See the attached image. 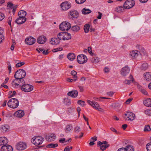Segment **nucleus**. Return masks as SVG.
<instances>
[{
    "label": "nucleus",
    "mask_w": 151,
    "mask_h": 151,
    "mask_svg": "<svg viewBox=\"0 0 151 151\" xmlns=\"http://www.w3.org/2000/svg\"><path fill=\"white\" fill-rule=\"evenodd\" d=\"M24 63L23 62H21L17 63L16 65V67H19L24 64Z\"/></svg>",
    "instance_id": "5fc2aeb1"
},
{
    "label": "nucleus",
    "mask_w": 151,
    "mask_h": 151,
    "mask_svg": "<svg viewBox=\"0 0 151 151\" xmlns=\"http://www.w3.org/2000/svg\"><path fill=\"white\" fill-rule=\"evenodd\" d=\"M136 47L137 49L139 50V51L136 50L131 51L129 53V55L132 58H136L139 55H144L145 54L146 51L142 46L137 45Z\"/></svg>",
    "instance_id": "f257e3e1"
},
{
    "label": "nucleus",
    "mask_w": 151,
    "mask_h": 151,
    "mask_svg": "<svg viewBox=\"0 0 151 151\" xmlns=\"http://www.w3.org/2000/svg\"><path fill=\"white\" fill-rule=\"evenodd\" d=\"M8 143V140L7 138L4 137H0V146H5Z\"/></svg>",
    "instance_id": "f3484780"
},
{
    "label": "nucleus",
    "mask_w": 151,
    "mask_h": 151,
    "mask_svg": "<svg viewBox=\"0 0 151 151\" xmlns=\"http://www.w3.org/2000/svg\"><path fill=\"white\" fill-rule=\"evenodd\" d=\"M130 69L127 66H125L122 68L121 70V74L123 76H125L129 72Z\"/></svg>",
    "instance_id": "ddd939ff"
},
{
    "label": "nucleus",
    "mask_w": 151,
    "mask_h": 151,
    "mask_svg": "<svg viewBox=\"0 0 151 151\" xmlns=\"http://www.w3.org/2000/svg\"><path fill=\"white\" fill-rule=\"evenodd\" d=\"M114 93V92L113 91H109L106 93V94L109 96H112Z\"/></svg>",
    "instance_id": "bf43d9fd"
},
{
    "label": "nucleus",
    "mask_w": 151,
    "mask_h": 151,
    "mask_svg": "<svg viewBox=\"0 0 151 151\" xmlns=\"http://www.w3.org/2000/svg\"><path fill=\"white\" fill-rule=\"evenodd\" d=\"M9 127L8 125H4L2 127V131L3 132H6L9 129Z\"/></svg>",
    "instance_id": "4c0bfd02"
},
{
    "label": "nucleus",
    "mask_w": 151,
    "mask_h": 151,
    "mask_svg": "<svg viewBox=\"0 0 151 151\" xmlns=\"http://www.w3.org/2000/svg\"><path fill=\"white\" fill-rule=\"evenodd\" d=\"M108 143L106 141H103L102 142L99 141L97 143L98 145H101L108 144Z\"/></svg>",
    "instance_id": "de8ad7c7"
},
{
    "label": "nucleus",
    "mask_w": 151,
    "mask_h": 151,
    "mask_svg": "<svg viewBox=\"0 0 151 151\" xmlns=\"http://www.w3.org/2000/svg\"><path fill=\"white\" fill-rule=\"evenodd\" d=\"M100 147V149L103 151L105 150L106 148L109 146V144L101 145H99Z\"/></svg>",
    "instance_id": "c9c22d12"
},
{
    "label": "nucleus",
    "mask_w": 151,
    "mask_h": 151,
    "mask_svg": "<svg viewBox=\"0 0 151 151\" xmlns=\"http://www.w3.org/2000/svg\"><path fill=\"white\" fill-rule=\"evenodd\" d=\"M81 12L82 14L86 15L90 14L91 12V11L88 9L84 8L82 9Z\"/></svg>",
    "instance_id": "c85d7f7f"
},
{
    "label": "nucleus",
    "mask_w": 151,
    "mask_h": 151,
    "mask_svg": "<svg viewBox=\"0 0 151 151\" xmlns=\"http://www.w3.org/2000/svg\"><path fill=\"white\" fill-rule=\"evenodd\" d=\"M17 81L16 80V79L15 80H13L12 81V87H14V88H17L18 87V86L19 85V84H18V83H15V81ZM20 83L19 82V83Z\"/></svg>",
    "instance_id": "37998d69"
},
{
    "label": "nucleus",
    "mask_w": 151,
    "mask_h": 151,
    "mask_svg": "<svg viewBox=\"0 0 151 151\" xmlns=\"http://www.w3.org/2000/svg\"><path fill=\"white\" fill-rule=\"evenodd\" d=\"M129 78L132 80H126L124 81V82L125 84H130L131 83V82H133V78L132 76L131 75H130L129 76Z\"/></svg>",
    "instance_id": "58836bf2"
},
{
    "label": "nucleus",
    "mask_w": 151,
    "mask_h": 151,
    "mask_svg": "<svg viewBox=\"0 0 151 151\" xmlns=\"http://www.w3.org/2000/svg\"><path fill=\"white\" fill-rule=\"evenodd\" d=\"M26 73L24 70L23 69H19L15 73L14 77L17 81H18L23 83L24 81L23 78L26 76Z\"/></svg>",
    "instance_id": "f03ea898"
},
{
    "label": "nucleus",
    "mask_w": 151,
    "mask_h": 151,
    "mask_svg": "<svg viewBox=\"0 0 151 151\" xmlns=\"http://www.w3.org/2000/svg\"><path fill=\"white\" fill-rule=\"evenodd\" d=\"M86 0H75L76 2L78 4H81L86 1Z\"/></svg>",
    "instance_id": "8fccbe9b"
},
{
    "label": "nucleus",
    "mask_w": 151,
    "mask_h": 151,
    "mask_svg": "<svg viewBox=\"0 0 151 151\" xmlns=\"http://www.w3.org/2000/svg\"><path fill=\"white\" fill-rule=\"evenodd\" d=\"M35 41L36 39L32 37L27 38L25 40L26 43L29 45H32L34 44Z\"/></svg>",
    "instance_id": "dca6fc26"
},
{
    "label": "nucleus",
    "mask_w": 151,
    "mask_h": 151,
    "mask_svg": "<svg viewBox=\"0 0 151 151\" xmlns=\"http://www.w3.org/2000/svg\"><path fill=\"white\" fill-rule=\"evenodd\" d=\"M57 37L60 40H69L71 38L70 34L66 32H61L59 33Z\"/></svg>",
    "instance_id": "7ed1b4c3"
},
{
    "label": "nucleus",
    "mask_w": 151,
    "mask_h": 151,
    "mask_svg": "<svg viewBox=\"0 0 151 151\" xmlns=\"http://www.w3.org/2000/svg\"><path fill=\"white\" fill-rule=\"evenodd\" d=\"M148 64L146 63H144L141 65V69L142 70H145L148 68Z\"/></svg>",
    "instance_id": "2f4dec72"
},
{
    "label": "nucleus",
    "mask_w": 151,
    "mask_h": 151,
    "mask_svg": "<svg viewBox=\"0 0 151 151\" xmlns=\"http://www.w3.org/2000/svg\"><path fill=\"white\" fill-rule=\"evenodd\" d=\"M4 18V15L2 13L0 12V21H2Z\"/></svg>",
    "instance_id": "4d7b16f0"
},
{
    "label": "nucleus",
    "mask_w": 151,
    "mask_h": 151,
    "mask_svg": "<svg viewBox=\"0 0 151 151\" xmlns=\"http://www.w3.org/2000/svg\"><path fill=\"white\" fill-rule=\"evenodd\" d=\"M147 151H151V142L148 143L146 145Z\"/></svg>",
    "instance_id": "a18cd8bd"
},
{
    "label": "nucleus",
    "mask_w": 151,
    "mask_h": 151,
    "mask_svg": "<svg viewBox=\"0 0 151 151\" xmlns=\"http://www.w3.org/2000/svg\"><path fill=\"white\" fill-rule=\"evenodd\" d=\"M144 80L148 81H151V72H146L143 74Z\"/></svg>",
    "instance_id": "6ab92c4d"
},
{
    "label": "nucleus",
    "mask_w": 151,
    "mask_h": 151,
    "mask_svg": "<svg viewBox=\"0 0 151 151\" xmlns=\"http://www.w3.org/2000/svg\"><path fill=\"white\" fill-rule=\"evenodd\" d=\"M7 65H8L7 67L8 68V69L9 70V73H10L11 72V69H12L11 66V65L10 63L9 62L7 63Z\"/></svg>",
    "instance_id": "603ef678"
},
{
    "label": "nucleus",
    "mask_w": 151,
    "mask_h": 151,
    "mask_svg": "<svg viewBox=\"0 0 151 151\" xmlns=\"http://www.w3.org/2000/svg\"><path fill=\"white\" fill-rule=\"evenodd\" d=\"M78 104L82 106H85V102L84 101L79 100L78 101Z\"/></svg>",
    "instance_id": "49530a36"
},
{
    "label": "nucleus",
    "mask_w": 151,
    "mask_h": 151,
    "mask_svg": "<svg viewBox=\"0 0 151 151\" xmlns=\"http://www.w3.org/2000/svg\"><path fill=\"white\" fill-rule=\"evenodd\" d=\"M26 20V18H23L19 17L16 20L15 22L17 24H21L24 23Z\"/></svg>",
    "instance_id": "a878e982"
},
{
    "label": "nucleus",
    "mask_w": 151,
    "mask_h": 151,
    "mask_svg": "<svg viewBox=\"0 0 151 151\" xmlns=\"http://www.w3.org/2000/svg\"><path fill=\"white\" fill-rule=\"evenodd\" d=\"M15 147L16 149L19 151L23 150L26 148L27 144L25 142H19L16 144Z\"/></svg>",
    "instance_id": "9d476101"
},
{
    "label": "nucleus",
    "mask_w": 151,
    "mask_h": 151,
    "mask_svg": "<svg viewBox=\"0 0 151 151\" xmlns=\"http://www.w3.org/2000/svg\"><path fill=\"white\" fill-rule=\"evenodd\" d=\"M77 60L79 63L81 64L86 63L88 59L85 55L81 54L77 56Z\"/></svg>",
    "instance_id": "1a4fd4ad"
},
{
    "label": "nucleus",
    "mask_w": 151,
    "mask_h": 151,
    "mask_svg": "<svg viewBox=\"0 0 151 151\" xmlns=\"http://www.w3.org/2000/svg\"><path fill=\"white\" fill-rule=\"evenodd\" d=\"M71 73L73 76V78L74 81H76L77 79V77L76 76L77 72L75 70H73L71 71Z\"/></svg>",
    "instance_id": "e433bc0d"
},
{
    "label": "nucleus",
    "mask_w": 151,
    "mask_h": 151,
    "mask_svg": "<svg viewBox=\"0 0 151 151\" xmlns=\"http://www.w3.org/2000/svg\"><path fill=\"white\" fill-rule=\"evenodd\" d=\"M125 148L127 151H134V147L131 145L127 146Z\"/></svg>",
    "instance_id": "ea45409f"
},
{
    "label": "nucleus",
    "mask_w": 151,
    "mask_h": 151,
    "mask_svg": "<svg viewBox=\"0 0 151 151\" xmlns=\"http://www.w3.org/2000/svg\"><path fill=\"white\" fill-rule=\"evenodd\" d=\"M63 49L62 47H59L55 49H53L52 50V51L55 52H58V51H60L62 50Z\"/></svg>",
    "instance_id": "09e8293b"
},
{
    "label": "nucleus",
    "mask_w": 151,
    "mask_h": 151,
    "mask_svg": "<svg viewBox=\"0 0 151 151\" xmlns=\"http://www.w3.org/2000/svg\"><path fill=\"white\" fill-rule=\"evenodd\" d=\"M56 136L54 134H51L45 137L46 140L48 142L54 141L56 138Z\"/></svg>",
    "instance_id": "aec40b11"
},
{
    "label": "nucleus",
    "mask_w": 151,
    "mask_h": 151,
    "mask_svg": "<svg viewBox=\"0 0 151 151\" xmlns=\"http://www.w3.org/2000/svg\"><path fill=\"white\" fill-rule=\"evenodd\" d=\"M43 50V49L41 48H38L36 49V50L39 53H40L41 52H42Z\"/></svg>",
    "instance_id": "338daca9"
},
{
    "label": "nucleus",
    "mask_w": 151,
    "mask_h": 151,
    "mask_svg": "<svg viewBox=\"0 0 151 151\" xmlns=\"http://www.w3.org/2000/svg\"><path fill=\"white\" fill-rule=\"evenodd\" d=\"M4 148H6L7 149V151H13V149L12 147L8 145H7L5 146H2V149H4Z\"/></svg>",
    "instance_id": "473e14b6"
},
{
    "label": "nucleus",
    "mask_w": 151,
    "mask_h": 151,
    "mask_svg": "<svg viewBox=\"0 0 151 151\" xmlns=\"http://www.w3.org/2000/svg\"><path fill=\"white\" fill-rule=\"evenodd\" d=\"M111 106L114 108L117 107L116 104V103H112L111 105Z\"/></svg>",
    "instance_id": "774afa93"
},
{
    "label": "nucleus",
    "mask_w": 151,
    "mask_h": 151,
    "mask_svg": "<svg viewBox=\"0 0 151 151\" xmlns=\"http://www.w3.org/2000/svg\"><path fill=\"white\" fill-rule=\"evenodd\" d=\"M89 29H84L85 32L86 33H88L89 31L91 32H94L95 31V29H90V30H89Z\"/></svg>",
    "instance_id": "13d9d810"
},
{
    "label": "nucleus",
    "mask_w": 151,
    "mask_h": 151,
    "mask_svg": "<svg viewBox=\"0 0 151 151\" xmlns=\"http://www.w3.org/2000/svg\"><path fill=\"white\" fill-rule=\"evenodd\" d=\"M71 6V4L68 1L62 2L60 5L62 10L66 11L70 9Z\"/></svg>",
    "instance_id": "f8f14e48"
},
{
    "label": "nucleus",
    "mask_w": 151,
    "mask_h": 151,
    "mask_svg": "<svg viewBox=\"0 0 151 151\" xmlns=\"http://www.w3.org/2000/svg\"><path fill=\"white\" fill-rule=\"evenodd\" d=\"M67 57L69 60L73 61L75 59L76 56L73 53H70L68 55Z\"/></svg>",
    "instance_id": "cd10ccee"
},
{
    "label": "nucleus",
    "mask_w": 151,
    "mask_h": 151,
    "mask_svg": "<svg viewBox=\"0 0 151 151\" xmlns=\"http://www.w3.org/2000/svg\"><path fill=\"white\" fill-rule=\"evenodd\" d=\"M98 13L99 14V15L97 17V18L99 19H100L101 18L102 14L100 12H99Z\"/></svg>",
    "instance_id": "e2e57ef3"
},
{
    "label": "nucleus",
    "mask_w": 151,
    "mask_h": 151,
    "mask_svg": "<svg viewBox=\"0 0 151 151\" xmlns=\"http://www.w3.org/2000/svg\"><path fill=\"white\" fill-rule=\"evenodd\" d=\"M60 40L58 38H52L50 41V43L52 45H57L59 44L60 42Z\"/></svg>",
    "instance_id": "5701e85b"
},
{
    "label": "nucleus",
    "mask_w": 151,
    "mask_h": 151,
    "mask_svg": "<svg viewBox=\"0 0 151 151\" xmlns=\"http://www.w3.org/2000/svg\"><path fill=\"white\" fill-rule=\"evenodd\" d=\"M58 144L57 143L54 144L50 143L47 145L46 147L47 148H55L58 146Z\"/></svg>",
    "instance_id": "72a5a7b5"
},
{
    "label": "nucleus",
    "mask_w": 151,
    "mask_h": 151,
    "mask_svg": "<svg viewBox=\"0 0 151 151\" xmlns=\"http://www.w3.org/2000/svg\"><path fill=\"white\" fill-rule=\"evenodd\" d=\"M117 151H127L125 148L122 147L118 149Z\"/></svg>",
    "instance_id": "0e129e2a"
},
{
    "label": "nucleus",
    "mask_w": 151,
    "mask_h": 151,
    "mask_svg": "<svg viewBox=\"0 0 151 151\" xmlns=\"http://www.w3.org/2000/svg\"><path fill=\"white\" fill-rule=\"evenodd\" d=\"M151 130V128L149 125H145L144 128V131L145 132L146 131H149Z\"/></svg>",
    "instance_id": "c03bdc74"
},
{
    "label": "nucleus",
    "mask_w": 151,
    "mask_h": 151,
    "mask_svg": "<svg viewBox=\"0 0 151 151\" xmlns=\"http://www.w3.org/2000/svg\"><path fill=\"white\" fill-rule=\"evenodd\" d=\"M78 94V92L76 90H73L68 93V95L73 98H76Z\"/></svg>",
    "instance_id": "b1692460"
},
{
    "label": "nucleus",
    "mask_w": 151,
    "mask_h": 151,
    "mask_svg": "<svg viewBox=\"0 0 151 151\" xmlns=\"http://www.w3.org/2000/svg\"><path fill=\"white\" fill-rule=\"evenodd\" d=\"M144 113L147 115L151 116V109H147L145 110Z\"/></svg>",
    "instance_id": "a19ab883"
},
{
    "label": "nucleus",
    "mask_w": 151,
    "mask_h": 151,
    "mask_svg": "<svg viewBox=\"0 0 151 151\" xmlns=\"http://www.w3.org/2000/svg\"><path fill=\"white\" fill-rule=\"evenodd\" d=\"M24 112L23 110H19L16 111L14 114V115L17 117L21 118L24 115Z\"/></svg>",
    "instance_id": "412c9836"
},
{
    "label": "nucleus",
    "mask_w": 151,
    "mask_h": 151,
    "mask_svg": "<svg viewBox=\"0 0 151 151\" xmlns=\"http://www.w3.org/2000/svg\"><path fill=\"white\" fill-rule=\"evenodd\" d=\"M46 41V37L44 36H41L39 37L37 39V42L40 44L44 43Z\"/></svg>",
    "instance_id": "4be33fe9"
},
{
    "label": "nucleus",
    "mask_w": 151,
    "mask_h": 151,
    "mask_svg": "<svg viewBox=\"0 0 151 151\" xmlns=\"http://www.w3.org/2000/svg\"><path fill=\"white\" fill-rule=\"evenodd\" d=\"M91 61L93 63H97L99 61V58L97 57L93 58L91 59Z\"/></svg>",
    "instance_id": "79ce46f5"
},
{
    "label": "nucleus",
    "mask_w": 151,
    "mask_h": 151,
    "mask_svg": "<svg viewBox=\"0 0 151 151\" xmlns=\"http://www.w3.org/2000/svg\"><path fill=\"white\" fill-rule=\"evenodd\" d=\"M87 101L89 105L96 109L102 112L104 111V110L101 108L100 105L97 102L94 101H91L89 100H87Z\"/></svg>",
    "instance_id": "39448f33"
},
{
    "label": "nucleus",
    "mask_w": 151,
    "mask_h": 151,
    "mask_svg": "<svg viewBox=\"0 0 151 151\" xmlns=\"http://www.w3.org/2000/svg\"><path fill=\"white\" fill-rule=\"evenodd\" d=\"M2 33H0V43L2 42L3 40H4V37L2 34Z\"/></svg>",
    "instance_id": "864d4df0"
},
{
    "label": "nucleus",
    "mask_w": 151,
    "mask_h": 151,
    "mask_svg": "<svg viewBox=\"0 0 151 151\" xmlns=\"http://www.w3.org/2000/svg\"><path fill=\"white\" fill-rule=\"evenodd\" d=\"M19 101L17 99L15 98L11 99L7 102L8 106L13 109L17 108L19 106Z\"/></svg>",
    "instance_id": "20e7f679"
},
{
    "label": "nucleus",
    "mask_w": 151,
    "mask_h": 151,
    "mask_svg": "<svg viewBox=\"0 0 151 151\" xmlns=\"http://www.w3.org/2000/svg\"><path fill=\"white\" fill-rule=\"evenodd\" d=\"M71 25L69 22L65 21L62 22L59 26V28H70Z\"/></svg>",
    "instance_id": "2eb2a0df"
},
{
    "label": "nucleus",
    "mask_w": 151,
    "mask_h": 151,
    "mask_svg": "<svg viewBox=\"0 0 151 151\" xmlns=\"http://www.w3.org/2000/svg\"><path fill=\"white\" fill-rule=\"evenodd\" d=\"M33 86L28 84H24L21 87V89L25 92H29L32 91L33 89Z\"/></svg>",
    "instance_id": "6e6552de"
},
{
    "label": "nucleus",
    "mask_w": 151,
    "mask_h": 151,
    "mask_svg": "<svg viewBox=\"0 0 151 151\" xmlns=\"http://www.w3.org/2000/svg\"><path fill=\"white\" fill-rule=\"evenodd\" d=\"M70 15L71 16V18L77 19L79 16L78 12L75 10H72L70 12Z\"/></svg>",
    "instance_id": "a211bd4d"
},
{
    "label": "nucleus",
    "mask_w": 151,
    "mask_h": 151,
    "mask_svg": "<svg viewBox=\"0 0 151 151\" xmlns=\"http://www.w3.org/2000/svg\"><path fill=\"white\" fill-rule=\"evenodd\" d=\"M90 27V24H86L84 25L83 28H89Z\"/></svg>",
    "instance_id": "69168bd1"
},
{
    "label": "nucleus",
    "mask_w": 151,
    "mask_h": 151,
    "mask_svg": "<svg viewBox=\"0 0 151 151\" xmlns=\"http://www.w3.org/2000/svg\"><path fill=\"white\" fill-rule=\"evenodd\" d=\"M138 87L142 93L145 95H148L147 92L145 89H142L141 86H138Z\"/></svg>",
    "instance_id": "f704fd0d"
},
{
    "label": "nucleus",
    "mask_w": 151,
    "mask_h": 151,
    "mask_svg": "<svg viewBox=\"0 0 151 151\" xmlns=\"http://www.w3.org/2000/svg\"><path fill=\"white\" fill-rule=\"evenodd\" d=\"M134 0H127L124 3L123 6L124 9H129L133 7L135 5Z\"/></svg>",
    "instance_id": "0eeeda50"
},
{
    "label": "nucleus",
    "mask_w": 151,
    "mask_h": 151,
    "mask_svg": "<svg viewBox=\"0 0 151 151\" xmlns=\"http://www.w3.org/2000/svg\"><path fill=\"white\" fill-rule=\"evenodd\" d=\"M125 9L123 6H119L115 8V11L116 12L120 13L124 12Z\"/></svg>",
    "instance_id": "bb28decb"
},
{
    "label": "nucleus",
    "mask_w": 151,
    "mask_h": 151,
    "mask_svg": "<svg viewBox=\"0 0 151 151\" xmlns=\"http://www.w3.org/2000/svg\"><path fill=\"white\" fill-rule=\"evenodd\" d=\"M104 71L105 73H108L109 72V68L107 67H106L104 68Z\"/></svg>",
    "instance_id": "680f3d73"
},
{
    "label": "nucleus",
    "mask_w": 151,
    "mask_h": 151,
    "mask_svg": "<svg viewBox=\"0 0 151 151\" xmlns=\"http://www.w3.org/2000/svg\"><path fill=\"white\" fill-rule=\"evenodd\" d=\"M143 103L145 106L151 107V99L148 98L144 100Z\"/></svg>",
    "instance_id": "393cba45"
},
{
    "label": "nucleus",
    "mask_w": 151,
    "mask_h": 151,
    "mask_svg": "<svg viewBox=\"0 0 151 151\" xmlns=\"http://www.w3.org/2000/svg\"><path fill=\"white\" fill-rule=\"evenodd\" d=\"M27 14L26 12L24 10H21L18 13V15L19 17L23 18H26L25 16Z\"/></svg>",
    "instance_id": "7c9ffc66"
},
{
    "label": "nucleus",
    "mask_w": 151,
    "mask_h": 151,
    "mask_svg": "<svg viewBox=\"0 0 151 151\" xmlns=\"http://www.w3.org/2000/svg\"><path fill=\"white\" fill-rule=\"evenodd\" d=\"M7 7L9 9H12V12L13 14L14 15L15 14L16 11V10L17 8V6L14 5L10 1L8 2L7 3Z\"/></svg>",
    "instance_id": "4468645a"
},
{
    "label": "nucleus",
    "mask_w": 151,
    "mask_h": 151,
    "mask_svg": "<svg viewBox=\"0 0 151 151\" xmlns=\"http://www.w3.org/2000/svg\"><path fill=\"white\" fill-rule=\"evenodd\" d=\"M110 98H108L106 97H100L99 98V100L98 101H102V99H110Z\"/></svg>",
    "instance_id": "052dcab7"
},
{
    "label": "nucleus",
    "mask_w": 151,
    "mask_h": 151,
    "mask_svg": "<svg viewBox=\"0 0 151 151\" xmlns=\"http://www.w3.org/2000/svg\"><path fill=\"white\" fill-rule=\"evenodd\" d=\"M65 132L66 133H68L72 130L73 129L72 124H69L67 125L65 127Z\"/></svg>",
    "instance_id": "c756f323"
},
{
    "label": "nucleus",
    "mask_w": 151,
    "mask_h": 151,
    "mask_svg": "<svg viewBox=\"0 0 151 151\" xmlns=\"http://www.w3.org/2000/svg\"><path fill=\"white\" fill-rule=\"evenodd\" d=\"M81 130V128L80 127L77 126L75 128V132L76 133H78Z\"/></svg>",
    "instance_id": "3c124183"
},
{
    "label": "nucleus",
    "mask_w": 151,
    "mask_h": 151,
    "mask_svg": "<svg viewBox=\"0 0 151 151\" xmlns=\"http://www.w3.org/2000/svg\"><path fill=\"white\" fill-rule=\"evenodd\" d=\"M124 117L126 120L132 121L135 119V116L132 112H128L125 114Z\"/></svg>",
    "instance_id": "9b49d317"
},
{
    "label": "nucleus",
    "mask_w": 151,
    "mask_h": 151,
    "mask_svg": "<svg viewBox=\"0 0 151 151\" xmlns=\"http://www.w3.org/2000/svg\"><path fill=\"white\" fill-rule=\"evenodd\" d=\"M65 102L66 104L68 105H70L71 103L70 100L68 99H65Z\"/></svg>",
    "instance_id": "6e6d98bb"
},
{
    "label": "nucleus",
    "mask_w": 151,
    "mask_h": 151,
    "mask_svg": "<svg viewBox=\"0 0 151 151\" xmlns=\"http://www.w3.org/2000/svg\"><path fill=\"white\" fill-rule=\"evenodd\" d=\"M44 140L43 138L40 136H35L32 139L31 141L36 146L42 144Z\"/></svg>",
    "instance_id": "423d86ee"
}]
</instances>
